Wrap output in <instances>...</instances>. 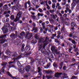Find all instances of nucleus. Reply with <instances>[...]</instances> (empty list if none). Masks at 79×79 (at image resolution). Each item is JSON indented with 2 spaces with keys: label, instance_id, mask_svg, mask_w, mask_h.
Wrapping results in <instances>:
<instances>
[{
  "label": "nucleus",
  "instance_id": "1",
  "mask_svg": "<svg viewBox=\"0 0 79 79\" xmlns=\"http://www.w3.org/2000/svg\"><path fill=\"white\" fill-rule=\"evenodd\" d=\"M35 38L36 39H37V40H38V43H41V42H43L44 43V44H42L39 45V50H40V49H42V50L41 51L42 53H44V54H45L47 55V54H48V52H46V50H45V47L48 44V40L49 39V38L48 37H46L45 40V41H44V39H45V37L44 38H39V37L37 35V34H36L35 36Z\"/></svg>",
  "mask_w": 79,
  "mask_h": 79
},
{
  "label": "nucleus",
  "instance_id": "2",
  "mask_svg": "<svg viewBox=\"0 0 79 79\" xmlns=\"http://www.w3.org/2000/svg\"><path fill=\"white\" fill-rule=\"evenodd\" d=\"M13 57V59L14 61H10L9 62V64H10V66L8 67L9 68H11L12 67H15V65H12L11 64L15 63V62H16L18 60H19L21 58V55H20L18 56V55L17 54V53L16 52H15L14 55H12Z\"/></svg>",
  "mask_w": 79,
  "mask_h": 79
},
{
  "label": "nucleus",
  "instance_id": "3",
  "mask_svg": "<svg viewBox=\"0 0 79 79\" xmlns=\"http://www.w3.org/2000/svg\"><path fill=\"white\" fill-rule=\"evenodd\" d=\"M10 27V24L9 23H7L5 24L4 26L2 28L4 33L8 32V27Z\"/></svg>",
  "mask_w": 79,
  "mask_h": 79
},
{
  "label": "nucleus",
  "instance_id": "4",
  "mask_svg": "<svg viewBox=\"0 0 79 79\" xmlns=\"http://www.w3.org/2000/svg\"><path fill=\"white\" fill-rule=\"evenodd\" d=\"M22 14H23V13L21 12H20L17 14L15 19L14 20L15 22H16L19 20V18L21 17Z\"/></svg>",
  "mask_w": 79,
  "mask_h": 79
},
{
  "label": "nucleus",
  "instance_id": "5",
  "mask_svg": "<svg viewBox=\"0 0 79 79\" xmlns=\"http://www.w3.org/2000/svg\"><path fill=\"white\" fill-rule=\"evenodd\" d=\"M79 3V0H73V3L71 4V9H73V8L75 7V6L76 5V4H77V3Z\"/></svg>",
  "mask_w": 79,
  "mask_h": 79
},
{
  "label": "nucleus",
  "instance_id": "6",
  "mask_svg": "<svg viewBox=\"0 0 79 79\" xmlns=\"http://www.w3.org/2000/svg\"><path fill=\"white\" fill-rule=\"evenodd\" d=\"M7 64V63L6 62H3L2 64V66H4L2 68V69L1 70L0 72H2V73H4V71L5 70H4V68H5V66Z\"/></svg>",
  "mask_w": 79,
  "mask_h": 79
},
{
  "label": "nucleus",
  "instance_id": "7",
  "mask_svg": "<svg viewBox=\"0 0 79 79\" xmlns=\"http://www.w3.org/2000/svg\"><path fill=\"white\" fill-rule=\"evenodd\" d=\"M51 50L52 52H54L56 54H59V52H58L57 50L56 49H55V47L52 46L51 48Z\"/></svg>",
  "mask_w": 79,
  "mask_h": 79
},
{
  "label": "nucleus",
  "instance_id": "8",
  "mask_svg": "<svg viewBox=\"0 0 79 79\" xmlns=\"http://www.w3.org/2000/svg\"><path fill=\"white\" fill-rule=\"evenodd\" d=\"M20 35L21 37L19 36V38L21 39H23V37L24 36V35H25V33H24V32H22L20 34Z\"/></svg>",
  "mask_w": 79,
  "mask_h": 79
},
{
  "label": "nucleus",
  "instance_id": "9",
  "mask_svg": "<svg viewBox=\"0 0 79 79\" xmlns=\"http://www.w3.org/2000/svg\"><path fill=\"white\" fill-rule=\"evenodd\" d=\"M62 73H56L55 75V76L56 77H57V78H58V77H60V75H61L62 74Z\"/></svg>",
  "mask_w": 79,
  "mask_h": 79
},
{
  "label": "nucleus",
  "instance_id": "10",
  "mask_svg": "<svg viewBox=\"0 0 79 79\" xmlns=\"http://www.w3.org/2000/svg\"><path fill=\"white\" fill-rule=\"evenodd\" d=\"M31 37H32V33L28 34L26 35V38L28 37V39H30Z\"/></svg>",
  "mask_w": 79,
  "mask_h": 79
},
{
  "label": "nucleus",
  "instance_id": "11",
  "mask_svg": "<svg viewBox=\"0 0 79 79\" xmlns=\"http://www.w3.org/2000/svg\"><path fill=\"white\" fill-rule=\"evenodd\" d=\"M10 37H11V38H12L13 39H15L17 37L16 35H15V34H14L13 33L11 34L10 35Z\"/></svg>",
  "mask_w": 79,
  "mask_h": 79
},
{
  "label": "nucleus",
  "instance_id": "12",
  "mask_svg": "<svg viewBox=\"0 0 79 79\" xmlns=\"http://www.w3.org/2000/svg\"><path fill=\"white\" fill-rule=\"evenodd\" d=\"M25 68L26 71H27V72H29V70H30V66H26Z\"/></svg>",
  "mask_w": 79,
  "mask_h": 79
},
{
  "label": "nucleus",
  "instance_id": "13",
  "mask_svg": "<svg viewBox=\"0 0 79 79\" xmlns=\"http://www.w3.org/2000/svg\"><path fill=\"white\" fill-rule=\"evenodd\" d=\"M31 49V48H30V46L29 45H27L25 48V52H26V50H29Z\"/></svg>",
  "mask_w": 79,
  "mask_h": 79
},
{
  "label": "nucleus",
  "instance_id": "14",
  "mask_svg": "<svg viewBox=\"0 0 79 79\" xmlns=\"http://www.w3.org/2000/svg\"><path fill=\"white\" fill-rule=\"evenodd\" d=\"M38 73H39V75H40V76H41V75H42V73H41L40 72V71H42V69H41V68H40V67H39L38 68Z\"/></svg>",
  "mask_w": 79,
  "mask_h": 79
},
{
  "label": "nucleus",
  "instance_id": "15",
  "mask_svg": "<svg viewBox=\"0 0 79 79\" xmlns=\"http://www.w3.org/2000/svg\"><path fill=\"white\" fill-rule=\"evenodd\" d=\"M3 8L4 10H8V7L7 5H5L4 6H3Z\"/></svg>",
  "mask_w": 79,
  "mask_h": 79
},
{
  "label": "nucleus",
  "instance_id": "16",
  "mask_svg": "<svg viewBox=\"0 0 79 79\" xmlns=\"http://www.w3.org/2000/svg\"><path fill=\"white\" fill-rule=\"evenodd\" d=\"M51 16V17L54 19H55L57 18V15H52Z\"/></svg>",
  "mask_w": 79,
  "mask_h": 79
},
{
  "label": "nucleus",
  "instance_id": "17",
  "mask_svg": "<svg viewBox=\"0 0 79 79\" xmlns=\"http://www.w3.org/2000/svg\"><path fill=\"white\" fill-rule=\"evenodd\" d=\"M6 53L7 55H10V54H11V52H10V50H7Z\"/></svg>",
  "mask_w": 79,
  "mask_h": 79
},
{
  "label": "nucleus",
  "instance_id": "18",
  "mask_svg": "<svg viewBox=\"0 0 79 79\" xmlns=\"http://www.w3.org/2000/svg\"><path fill=\"white\" fill-rule=\"evenodd\" d=\"M31 2L33 5H35V4H36V2H39V0H35V1H34L32 0Z\"/></svg>",
  "mask_w": 79,
  "mask_h": 79
},
{
  "label": "nucleus",
  "instance_id": "19",
  "mask_svg": "<svg viewBox=\"0 0 79 79\" xmlns=\"http://www.w3.org/2000/svg\"><path fill=\"white\" fill-rule=\"evenodd\" d=\"M44 72H45V73H47L48 74H52V71H47V70H45Z\"/></svg>",
  "mask_w": 79,
  "mask_h": 79
},
{
  "label": "nucleus",
  "instance_id": "20",
  "mask_svg": "<svg viewBox=\"0 0 79 79\" xmlns=\"http://www.w3.org/2000/svg\"><path fill=\"white\" fill-rule=\"evenodd\" d=\"M50 63H49L47 65L44 67L45 68H49V67H50Z\"/></svg>",
  "mask_w": 79,
  "mask_h": 79
},
{
  "label": "nucleus",
  "instance_id": "21",
  "mask_svg": "<svg viewBox=\"0 0 79 79\" xmlns=\"http://www.w3.org/2000/svg\"><path fill=\"white\" fill-rule=\"evenodd\" d=\"M71 26L72 27H75V26H76V23L74 22H72L71 23Z\"/></svg>",
  "mask_w": 79,
  "mask_h": 79
},
{
  "label": "nucleus",
  "instance_id": "22",
  "mask_svg": "<svg viewBox=\"0 0 79 79\" xmlns=\"http://www.w3.org/2000/svg\"><path fill=\"white\" fill-rule=\"evenodd\" d=\"M19 71L21 73H23L24 72V69H20L19 70Z\"/></svg>",
  "mask_w": 79,
  "mask_h": 79
},
{
  "label": "nucleus",
  "instance_id": "23",
  "mask_svg": "<svg viewBox=\"0 0 79 79\" xmlns=\"http://www.w3.org/2000/svg\"><path fill=\"white\" fill-rule=\"evenodd\" d=\"M5 40H4L2 39L0 40V44H3V43H5Z\"/></svg>",
  "mask_w": 79,
  "mask_h": 79
},
{
  "label": "nucleus",
  "instance_id": "24",
  "mask_svg": "<svg viewBox=\"0 0 79 79\" xmlns=\"http://www.w3.org/2000/svg\"><path fill=\"white\" fill-rule=\"evenodd\" d=\"M61 31L62 32H65V28H64V27H63L61 29Z\"/></svg>",
  "mask_w": 79,
  "mask_h": 79
},
{
  "label": "nucleus",
  "instance_id": "25",
  "mask_svg": "<svg viewBox=\"0 0 79 79\" xmlns=\"http://www.w3.org/2000/svg\"><path fill=\"white\" fill-rule=\"evenodd\" d=\"M17 64L19 67H20V68L21 67V63H20V62H19V61H17Z\"/></svg>",
  "mask_w": 79,
  "mask_h": 79
},
{
  "label": "nucleus",
  "instance_id": "26",
  "mask_svg": "<svg viewBox=\"0 0 79 79\" xmlns=\"http://www.w3.org/2000/svg\"><path fill=\"white\" fill-rule=\"evenodd\" d=\"M76 45H75V46L73 45V44H71V46H70V47L72 48H76Z\"/></svg>",
  "mask_w": 79,
  "mask_h": 79
},
{
  "label": "nucleus",
  "instance_id": "27",
  "mask_svg": "<svg viewBox=\"0 0 79 79\" xmlns=\"http://www.w3.org/2000/svg\"><path fill=\"white\" fill-rule=\"evenodd\" d=\"M46 78H47L48 79H51V78H52V77L51 76H46Z\"/></svg>",
  "mask_w": 79,
  "mask_h": 79
},
{
  "label": "nucleus",
  "instance_id": "28",
  "mask_svg": "<svg viewBox=\"0 0 79 79\" xmlns=\"http://www.w3.org/2000/svg\"><path fill=\"white\" fill-rule=\"evenodd\" d=\"M56 35V34H52V36L51 37V39H54V37H55Z\"/></svg>",
  "mask_w": 79,
  "mask_h": 79
},
{
  "label": "nucleus",
  "instance_id": "29",
  "mask_svg": "<svg viewBox=\"0 0 79 79\" xmlns=\"http://www.w3.org/2000/svg\"><path fill=\"white\" fill-rule=\"evenodd\" d=\"M6 35H1V37H0V38H5V37H6Z\"/></svg>",
  "mask_w": 79,
  "mask_h": 79
},
{
  "label": "nucleus",
  "instance_id": "30",
  "mask_svg": "<svg viewBox=\"0 0 79 79\" xmlns=\"http://www.w3.org/2000/svg\"><path fill=\"white\" fill-rule=\"evenodd\" d=\"M43 3L44 5H48V4H47V1H43Z\"/></svg>",
  "mask_w": 79,
  "mask_h": 79
},
{
  "label": "nucleus",
  "instance_id": "31",
  "mask_svg": "<svg viewBox=\"0 0 79 79\" xmlns=\"http://www.w3.org/2000/svg\"><path fill=\"white\" fill-rule=\"evenodd\" d=\"M31 17L32 18V19H35L36 18L35 16V15H31Z\"/></svg>",
  "mask_w": 79,
  "mask_h": 79
},
{
  "label": "nucleus",
  "instance_id": "32",
  "mask_svg": "<svg viewBox=\"0 0 79 79\" xmlns=\"http://www.w3.org/2000/svg\"><path fill=\"white\" fill-rule=\"evenodd\" d=\"M56 5V4L55 3H53L52 4V8H55V6Z\"/></svg>",
  "mask_w": 79,
  "mask_h": 79
},
{
  "label": "nucleus",
  "instance_id": "33",
  "mask_svg": "<svg viewBox=\"0 0 79 79\" xmlns=\"http://www.w3.org/2000/svg\"><path fill=\"white\" fill-rule=\"evenodd\" d=\"M10 19L12 20H13L15 19V17H14V15H12L10 17Z\"/></svg>",
  "mask_w": 79,
  "mask_h": 79
},
{
  "label": "nucleus",
  "instance_id": "34",
  "mask_svg": "<svg viewBox=\"0 0 79 79\" xmlns=\"http://www.w3.org/2000/svg\"><path fill=\"white\" fill-rule=\"evenodd\" d=\"M7 74L8 75V76H10V77H12V75L11 74H10V72H8L7 73Z\"/></svg>",
  "mask_w": 79,
  "mask_h": 79
},
{
  "label": "nucleus",
  "instance_id": "35",
  "mask_svg": "<svg viewBox=\"0 0 79 79\" xmlns=\"http://www.w3.org/2000/svg\"><path fill=\"white\" fill-rule=\"evenodd\" d=\"M31 43L32 44H36V43H37V41H35V40H33L31 42Z\"/></svg>",
  "mask_w": 79,
  "mask_h": 79
},
{
  "label": "nucleus",
  "instance_id": "36",
  "mask_svg": "<svg viewBox=\"0 0 79 79\" xmlns=\"http://www.w3.org/2000/svg\"><path fill=\"white\" fill-rule=\"evenodd\" d=\"M72 42L73 44L75 45V44H76V43L75 42V40H73L72 41Z\"/></svg>",
  "mask_w": 79,
  "mask_h": 79
},
{
  "label": "nucleus",
  "instance_id": "37",
  "mask_svg": "<svg viewBox=\"0 0 79 79\" xmlns=\"http://www.w3.org/2000/svg\"><path fill=\"white\" fill-rule=\"evenodd\" d=\"M46 6H47V8L48 10H50V6H49V5H48L47 4L46 5Z\"/></svg>",
  "mask_w": 79,
  "mask_h": 79
},
{
  "label": "nucleus",
  "instance_id": "38",
  "mask_svg": "<svg viewBox=\"0 0 79 79\" xmlns=\"http://www.w3.org/2000/svg\"><path fill=\"white\" fill-rule=\"evenodd\" d=\"M77 77L73 76L71 78V79H77Z\"/></svg>",
  "mask_w": 79,
  "mask_h": 79
},
{
  "label": "nucleus",
  "instance_id": "39",
  "mask_svg": "<svg viewBox=\"0 0 79 79\" xmlns=\"http://www.w3.org/2000/svg\"><path fill=\"white\" fill-rule=\"evenodd\" d=\"M58 6H60V4L59 3H57L56 6V8H58Z\"/></svg>",
  "mask_w": 79,
  "mask_h": 79
},
{
  "label": "nucleus",
  "instance_id": "40",
  "mask_svg": "<svg viewBox=\"0 0 79 79\" xmlns=\"http://www.w3.org/2000/svg\"><path fill=\"white\" fill-rule=\"evenodd\" d=\"M49 11L50 13H53V12H54V10H50Z\"/></svg>",
  "mask_w": 79,
  "mask_h": 79
},
{
  "label": "nucleus",
  "instance_id": "41",
  "mask_svg": "<svg viewBox=\"0 0 79 79\" xmlns=\"http://www.w3.org/2000/svg\"><path fill=\"white\" fill-rule=\"evenodd\" d=\"M52 2H53V3H56L57 2L56 0H52Z\"/></svg>",
  "mask_w": 79,
  "mask_h": 79
},
{
  "label": "nucleus",
  "instance_id": "42",
  "mask_svg": "<svg viewBox=\"0 0 79 79\" xmlns=\"http://www.w3.org/2000/svg\"><path fill=\"white\" fill-rule=\"evenodd\" d=\"M10 24H11V25H12V26H14V25H15V23L14 22H11L10 23Z\"/></svg>",
  "mask_w": 79,
  "mask_h": 79
},
{
  "label": "nucleus",
  "instance_id": "43",
  "mask_svg": "<svg viewBox=\"0 0 79 79\" xmlns=\"http://www.w3.org/2000/svg\"><path fill=\"white\" fill-rule=\"evenodd\" d=\"M39 10L40 12V13H42V11H43V10H42V9L40 8H39Z\"/></svg>",
  "mask_w": 79,
  "mask_h": 79
},
{
  "label": "nucleus",
  "instance_id": "44",
  "mask_svg": "<svg viewBox=\"0 0 79 79\" xmlns=\"http://www.w3.org/2000/svg\"><path fill=\"white\" fill-rule=\"evenodd\" d=\"M53 66L54 67H56L57 66V64H56V63L55 62L54 64H53Z\"/></svg>",
  "mask_w": 79,
  "mask_h": 79
},
{
  "label": "nucleus",
  "instance_id": "45",
  "mask_svg": "<svg viewBox=\"0 0 79 79\" xmlns=\"http://www.w3.org/2000/svg\"><path fill=\"white\" fill-rule=\"evenodd\" d=\"M2 21L3 23H6V20H5V18H4L2 19Z\"/></svg>",
  "mask_w": 79,
  "mask_h": 79
},
{
  "label": "nucleus",
  "instance_id": "46",
  "mask_svg": "<svg viewBox=\"0 0 79 79\" xmlns=\"http://www.w3.org/2000/svg\"><path fill=\"white\" fill-rule=\"evenodd\" d=\"M9 19L8 18H7L6 19V22H8L9 21Z\"/></svg>",
  "mask_w": 79,
  "mask_h": 79
},
{
  "label": "nucleus",
  "instance_id": "47",
  "mask_svg": "<svg viewBox=\"0 0 79 79\" xmlns=\"http://www.w3.org/2000/svg\"><path fill=\"white\" fill-rule=\"evenodd\" d=\"M3 58H8V57H7V56H3L2 57V59H3Z\"/></svg>",
  "mask_w": 79,
  "mask_h": 79
},
{
  "label": "nucleus",
  "instance_id": "48",
  "mask_svg": "<svg viewBox=\"0 0 79 79\" xmlns=\"http://www.w3.org/2000/svg\"><path fill=\"white\" fill-rule=\"evenodd\" d=\"M48 3L49 5H51L52 4V2L51 1H49L48 2Z\"/></svg>",
  "mask_w": 79,
  "mask_h": 79
},
{
  "label": "nucleus",
  "instance_id": "49",
  "mask_svg": "<svg viewBox=\"0 0 79 79\" xmlns=\"http://www.w3.org/2000/svg\"><path fill=\"white\" fill-rule=\"evenodd\" d=\"M69 37H73V34H69Z\"/></svg>",
  "mask_w": 79,
  "mask_h": 79
},
{
  "label": "nucleus",
  "instance_id": "50",
  "mask_svg": "<svg viewBox=\"0 0 79 79\" xmlns=\"http://www.w3.org/2000/svg\"><path fill=\"white\" fill-rule=\"evenodd\" d=\"M55 40V42H59V41L58 40V39H56Z\"/></svg>",
  "mask_w": 79,
  "mask_h": 79
},
{
  "label": "nucleus",
  "instance_id": "51",
  "mask_svg": "<svg viewBox=\"0 0 79 79\" xmlns=\"http://www.w3.org/2000/svg\"><path fill=\"white\" fill-rule=\"evenodd\" d=\"M57 34H58V35H60L61 34V32L60 31H58L57 32Z\"/></svg>",
  "mask_w": 79,
  "mask_h": 79
},
{
  "label": "nucleus",
  "instance_id": "52",
  "mask_svg": "<svg viewBox=\"0 0 79 79\" xmlns=\"http://www.w3.org/2000/svg\"><path fill=\"white\" fill-rule=\"evenodd\" d=\"M62 5L63 6L65 5H66V2H65L64 3L62 2Z\"/></svg>",
  "mask_w": 79,
  "mask_h": 79
},
{
  "label": "nucleus",
  "instance_id": "53",
  "mask_svg": "<svg viewBox=\"0 0 79 79\" xmlns=\"http://www.w3.org/2000/svg\"><path fill=\"white\" fill-rule=\"evenodd\" d=\"M9 29L10 31H11L12 30V27H9Z\"/></svg>",
  "mask_w": 79,
  "mask_h": 79
},
{
  "label": "nucleus",
  "instance_id": "54",
  "mask_svg": "<svg viewBox=\"0 0 79 79\" xmlns=\"http://www.w3.org/2000/svg\"><path fill=\"white\" fill-rule=\"evenodd\" d=\"M25 7L26 8H27V2H26L25 3Z\"/></svg>",
  "mask_w": 79,
  "mask_h": 79
},
{
  "label": "nucleus",
  "instance_id": "55",
  "mask_svg": "<svg viewBox=\"0 0 79 79\" xmlns=\"http://www.w3.org/2000/svg\"><path fill=\"white\" fill-rule=\"evenodd\" d=\"M43 31V29H42V28H41L40 29V32H42V31Z\"/></svg>",
  "mask_w": 79,
  "mask_h": 79
},
{
  "label": "nucleus",
  "instance_id": "56",
  "mask_svg": "<svg viewBox=\"0 0 79 79\" xmlns=\"http://www.w3.org/2000/svg\"><path fill=\"white\" fill-rule=\"evenodd\" d=\"M7 44H4L3 46L5 47H7Z\"/></svg>",
  "mask_w": 79,
  "mask_h": 79
},
{
  "label": "nucleus",
  "instance_id": "57",
  "mask_svg": "<svg viewBox=\"0 0 79 79\" xmlns=\"http://www.w3.org/2000/svg\"><path fill=\"white\" fill-rule=\"evenodd\" d=\"M63 63L62 62L61 64H60V69H61V68H62V65H63Z\"/></svg>",
  "mask_w": 79,
  "mask_h": 79
},
{
  "label": "nucleus",
  "instance_id": "58",
  "mask_svg": "<svg viewBox=\"0 0 79 79\" xmlns=\"http://www.w3.org/2000/svg\"><path fill=\"white\" fill-rule=\"evenodd\" d=\"M7 13H8V11H6L4 12V15H6V14H7Z\"/></svg>",
  "mask_w": 79,
  "mask_h": 79
},
{
  "label": "nucleus",
  "instance_id": "59",
  "mask_svg": "<svg viewBox=\"0 0 79 79\" xmlns=\"http://www.w3.org/2000/svg\"><path fill=\"white\" fill-rule=\"evenodd\" d=\"M27 3L28 5H31V2H30V1H28L27 2Z\"/></svg>",
  "mask_w": 79,
  "mask_h": 79
},
{
  "label": "nucleus",
  "instance_id": "60",
  "mask_svg": "<svg viewBox=\"0 0 79 79\" xmlns=\"http://www.w3.org/2000/svg\"><path fill=\"white\" fill-rule=\"evenodd\" d=\"M45 22H43L42 24V26H45Z\"/></svg>",
  "mask_w": 79,
  "mask_h": 79
},
{
  "label": "nucleus",
  "instance_id": "61",
  "mask_svg": "<svg viewBox=\"0 0 79 79\" xmlns=\"http://www.w3.org/2000/svg\"><path fill=\"white\" fill-rule=\"evenodd\" d=\"M41 14H40V13H39L37 14V16H38V17L40 16H41Z\"/></svg>",
  "mask_w": 79,
  "mask_h": 79
},
{
  "label": "nucleus",
  "instance_id": "62",
  "mask_svg": "<svg viewBox=\"0 0 79 79\" xmlns=\"http://www.w3.org/2000/svg\"><path fill=\"white\" fill-rule=\"evenodd\" d=\"M31 15H35V13L31 12Z\"/></svg>",
  "mask_w": 79,
  "mask_h": 79
},
{
  "label": "nucleus",
  "instance_id": "63",
  "mask_svg": "<svg viewBox=\"0 0 79 79\" xmlns=\"http://www.w3.org/2000/svg\"><path fill=\"white\" fill-rule=\"evenodd\" d=\"M67 16V15H66V14H64V17H66Z\"/></svg>",
  "mask_w": 79,
  "mask_h": 79
},
{
  "label": "nucleus",
  "instance_id": "64",
  "mask_svg": "<svg viewBox=\"0 0 79 79\" xmlns=\"http://www.w3.org/2000/svg\"><path fill=\"white\" fill-rule=\"evenodd\" d=\"M46 23L47 24H49V22L47 21L46 22Z\"/></svg>",
  "mask_w": 79,
  "mask_h": 79
}]
</instances>
